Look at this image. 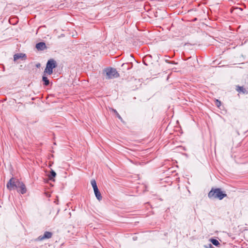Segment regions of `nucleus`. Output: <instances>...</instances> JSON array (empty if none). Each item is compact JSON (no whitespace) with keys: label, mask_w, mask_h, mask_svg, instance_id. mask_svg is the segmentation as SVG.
<instances>
[{"label":"nucleus","mask_w":248,"mask_h":248,"mask_svg":"<svg viewBox=\"0 0 248 248\" xmlns=\"http://www.w3.org/2000/svg\"><path fill=\"white\" fill-rule=\"evenodd\" d=\"M227 195L223 193L219 188L212 189L208 193V197L210 198H216L222 200L226 197Z\"/></svg>","instance_id":"f257e3e1"},{"label":"nucleus","mask_w":248,"mask_h":248,"mask_svg":"<svg viewBox=\"0 0 248 248\" xmlns=\"http://www.w3.org/2000/svg\"><path fill=\"white\" fill-rule=\"evenodd\" d=\"M104 74L107 79H112L118 78L119 74L117 70L113 68H106L104 70Z\"/></svg>","instance_id":"f03ea898"},{"label":"nucleus","mask_w":248,"mask_h":248,"mask_svg":"<svg viewBox=\"0 0 248 248\" xmlns=\"http://www.w3.org/2000/svg\"><path fill=\"white\" fill-rule=\"evenodd\" d=\"M56 67V63L54 60L50 59L48 60L46 63V67L44 71L45 74L51 75L53 73V69L55 68Z\"/></svg>","instance_id":"7ed1b4c3"},{"label":"nucleus","mask_w":248,"mask_h":248,"mask_svg":"<svg viewBox=\"0 0 248 248\" xmlns=\"http://www.w3.org/2000/svg\"><path fill=\"white\" fill-rule=\"evenodd\" d=\"M20 182L18 180L12 178L7 183V187L10 190L17 189Z\"/></svg>","instance_id":"20e7f679"},{"label":"nucleus","mask_w":248,"mask_h":248,"mask_svg":"<svg viewBox=\"0 0 248 248\" xmlns=\"http://www.w3.org/2000/svg\"><path fill=\"white\" fill-rule=\"evenodd\" d=\"M52 233L49 232H46L44 235L42 236H40L38 239L39 240H43L45 239H48L51 237L52 236Z\"/></svg>","instance_id":"39448f33"},{"label":"nucleus","mask_w":248,"mask_h":248,"mask_svg":"<svg viewBox=\"0 0 248 248\" xmlns=\"http://www.w3.org/2000/svg\"><path fill=\"white\" fill-rule=\"evenodd\" d=\"M19 184V185L18 187V188L19 189L18 190V191H19L22 194L25 193L27 191V190L25 185L22 182H20V183Z\"/></svg>","instance_id":"423d86ee"},{"label":"nucleus","mask_w":248,"mask_h":248,"mask_svg":"<svg viewBox=\"0 0 248 248\" xmlns=\"http://www.w3.org/2000/svg\"><path fill=\"white\" fill-rule=\"evenodd\" d=\"M36 47L37 49L43 50L46 47V45L43 42L39 43L36 45Z\"/></svg>","instance_id":"0eeeda50"},{"label":"nucleus","mask_w":248,"mask_h":248,"mask_svg":"<svg viewBox=\"0 0 248 248\" xmlns=\"http://www.w3.org/2000/svg\"><path fill=\"white\" fill-rule=\"evenodd\" d=\"M25 57V55L22 53L15 54L14 56V61H16L19 59H23Z\"/></svg>","instance_id":"6e6552de"},{"label":"nucleus","mask_w":248,"mask_h":248,"mask_svg":"<svg viewBox=\"0 0 248 248\" xmlns=\"http://www.w3.org/2000/svg\"><path fill=\"white\" fill-rule=\"evenodd\" d=\"M56 172L53 170H52L50 171V174L48 175V177L50 180L54 181V178L56 176Z\"/></svg>","instance_id":"1a4fd4ad"},{"label":"nucleus","mask_w":248,"mask_h":248,"mask_svg":"<svg viewBox=\"0 0 248 248\" xmlns=\"http://www.w3.org/2000/svg\"><path fill=\"white\" fill-rule=\"evenodd\" d=\"M95 197H96L97 199L99 200V201L102 200V196L99 192V190H97L96 191H94Z\"/></svg>","instance_id":"9d476101"},{"label":"nucleus","mask_w":248,"mask_h":248,"mask_svg":"<svg viewBox=\"0 0 248 248\" xmlns=\"http://www.w3.org/2000/svg\"><path fill=\"white\" fill-rule=\"evenodd\" d=\"M46 74L44 73V75L43 76V81L44 82V84L46 86L48 85L49 84V80L47 79V77H46Z\"/></svg>","instance_id":"9b49d317"},{"label":"nucleus","mask_w":248,"mask_h":248,"mask_svg":"<svg viewBox=\"0 0 248 248\" xmlns=\"http://www.w3.org/2000/svg\"><path fill=\"white\" fill-rule=\"evenodd\" d=\"M210 241L215 246H217L218 245H219V242L217 240H216V239H211L210 240Z\"/></svg>","instance_id":"f8f14e48"},{"label":"nucleus","mask_w":248,"mask_h":248,"mask_svg":"<svg viewBox=\"0 0 248 248\" xmlns=\"http://www.w3.org/2000/svg\"><path fill=\"white\" fill-rule=\"evenodd\" d=\"M238 92H242L243 93H245V89L242 87H238L237 89Z\"/></svg>","instance_id":"ddd939ff"},{"label":"nucleus","mask_w":248,"mask_h":248,"mask_svg":"<svg viewBox=\"0 0 248 248\" xmlns=\"http://www.w3.org/2000/svg\"><path fill=\"white\" fill-rule=\"evenodd\" d=\"M216 105L217 107H219L221 105V102L218 100H216Z\"/></svg>","instance_id":"4468645a"},{"label":"nucleus","mask_w":248,"mask_h":248,"mask_svg":"<svg viewBox=\"0 0 248 248\" xmlns=\"http://www.w3.org/2000/svg\"><path fill=\"white\" fill-rule=\"evenodd\" d=\"M91 185L92 186H95L96 185V182L94 180H92L91 181Z\"/></svg>","instance_id":"2eb2a0df"},{"label":"nucleus","mask_w":248,"mask_h":248,"mask_svg":"<svg viewBox=\"0 0 248 248\" xmlns=\"http://www.w3.org/2000/svg\"><path fill=\"white\" fill-rule=\"evenodd\" d=\"M93 191H94L98 190L97 185H96L95 186H93Z\"/></svg>","instance_id":"dca6fc26"},{"label":"nucleus","mask_w":248,"mask_h":248,"mask_svg":"<svg viewBox=\"0 0 248 248\" xmlns=\"http://www.w3.org/2000/svg\"><path fill=\"white\" fill-rule=\"evenodd\" d=\"M116 115L117 116V117L121 120H122V117H121V116L119 115V114L118 113L117 114H116Z\"/></svg>","instance_id":"f3484780"},{"label":"nucleus","mask_w":248,"mask_h":248,"mask_svg":"<svg viewBox=\"0 0 248 248\" xmlns=\"http://www.w3.org/2000/svg\"><path fill=\"white\" fill-rule=\"evenodd\" d=\"M112 111L115 113L116 114L118 113L117 111L115 109H112Z\"/></svg>","instance_id":"a211bd4d"}]
</instances>
